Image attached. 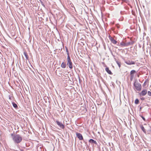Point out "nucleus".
Returning a JSON list of instances; mask_svg holds the SVG:
<instances>
[{
    "label": "nucleus",
    "mask_w": 151,
    "mask_h": 151,
    "mask_svg": "<svg viewBox=\"0 0 151 151\" xmlns=\"http://www.w3.org/2000/svg\"><path fill=\"white\" fill-rule=\"evenodd\" d=\"M12 139L15 144L20 143L22 140V136L19 134L12 133L11 134Z\"/></svg>",
    "instance_id": "f257e3e1"
},
{
    "label": "nucleus",
    "mask_w": 151,
    "mask_h": 151,
    "mask_svg": "<svg viewBox=\"0 0 151 151\" xmlns=\"http://www.w3.org/2000/svg\"><path fill=\"white\" fill-rule=\"evenodd\" d=\"M67 65L70 69L73 68V64L70 58V55L68 53H67Z\"/></svg>",
    "instance_id": "f03ea898"
},
{
    "label": "nucleus",
    "mask_w": 151,
    "mask_h": 151,
    "mask_svg": "<svg viewBox=\"0 0 151 151\" xmlns=\"http://www.w3.org/2000/svg\"><path fill=\"white\" fill-rule=\"evenodd\" d=\"M134 85L137 91H140L141 90L142 87L141 84L135 81L134 84Z\"/></svg>",
    "instance_id": "7ed1b4c3"
},
{
    "label": "nucleus",
    "mask_w": 151,
    "mask_h": 151,
    "mask_svg": "<svg viewBox=\"0 0 151 151\" xmlns=\"http://www.w3.org/2000/svg\"><path fill=\"white\" fill-rule=\"evenodd\" d=\"M57 124L59 126V127L61 129H64L65 128L64 125L62 124L61 122L58 121L56 120V121Z\"/></svg>",
    "instance_id": "20e7f679"
},
{
    "label": "nucleus",
    "mask_w": 151,
    "mask_h": 151,
    "mask_svg": "<svg viewBox=\"0 0 151 151\" xmlns=\"http://www.w3.org/2000/svg\"><path fill=\"white\" fill-rule=\"evenodd\" d=\"M109 38L111 42L114 44H116L117 43V41L114 40V38L111 37L109 36Z\"/></svg>",
    "instance_id": "39448f33"
},
{
    "label": "nucleus",
    "mask_w": 151,
    "mask_h": 151,
    "mask_svg": "<svg viewBox=\"0 0 151 151\" xmlns=\"http://www.w3.org/2000/svg\"><path fill=\"white\" fill-rule=\"evenodd\" d=\"M76 135L80 140H82L83 139V137L80 133H76Z\"/></svg>",
    "instance_id": "423d86ee"
},
{
    "label": "nucleus",
    "mask_w": 151,
    "mask_h": 151,
    "mask_svg": "<svg viewBox=\"0 0 151 151\" xmlns=\"http://www.w3.org/2000/svg\"><path fill=\"white\" fill-rule=\"evenodd\" d=\"M125 63L128 65H134L135 64V63L134 61L130 60L126 61H125Z\"/></svg>",
    "instance_id": "0eeeda50"
},
{
    "label": "nucleus",
    "mask_w": 151,
    "mask_h": 151,
    "mask_svg": "<svg viewBox=\"0 0 151 151\" xmlns=\"http://www.w3.org/2000/svg\"><path fill=\"white\" fill-rule=\"evenodd\" d=\"M147 93V90L146 89H144L142 92L140 93V96H144Z\"/></svg>",
    "instance_id": "6e6552de"
},
{
    "label": "nucleus",
    "mask_w": 151,
    "mask_h": 151,
    "mask_svg": "<svg viewBox=\"0 0 151 151\" xmlns=\"http://www.w3.org/2000/svg\"><path fill=\"white\" fill-rule=\"evenodd\" d=\"M105 70L110 75L112 74V73L111 72V71L109 70L108 67H106L105 68Z\"/></svg>",
    "instance_id": "1a4fd4ad"
},
{
    "label": "nucleus",
    "mask_w": 151,
    "mask_h": 151,
    "mask_svg": "<svg viewBox=\"0 0 151 151\" xmlns=\"http://www.w3.org/2000/svg\"><path fill=\"white\" fill-rule=\"evenodd\" d=\"M89 142L91 143H94L95 144H97L96 142V141H95L92 139H90L89 140Z\"/></svg>",
    "instance_id": "9d476101"
},
{
    "label": "nucleus",
    "mask_w": 151,
    "mask_h": 151,
    "mask_svg": "<svg viewBox=\"0 0 151 151\" xmlns=\"http://www.w3.org/2000/svg\"><path fill=\"white\" fill-rule=\"evenodd\" d=\"M135 73H136V71L135 70H133L131 71L130 74V75H131V77H133V74H134Z\"/></svg>",
    "instance_id": "9b49d317"
},
{
    "label": "nucleus",
    "mask_w": 151,
    "mask_h": 151,
    "mask_svg": "<svg viewBox=\"0 0 151 151\" xmlns=\"http://www.w3.org/2000/svg\"><path fill=\"white\" fill-rule=\"evenodd\" d=\"M24 55L25 56L26 59L28 60V57L27 55V53L26 52H24Z\"/></svg>",
    "instance_id": "f8f14e48"
},
{
    "label": "nucleus",
    "mask_w": 151,
    "mask_h": 151,
    "mask_svg": "<svg viewBox=\"0 0 151 151\" xmlns=\"http://www.w3.org/2000/svg\"><path fill=\"white\" fill-rule=\"evenodd\" d=\"M61 66L63 68H65L66 67V64L64 62H63L61 64Z\"/></svg>",
    "instance_id": "ddd939ff"
},
{
    "label": "nucleus",
    "mask_w": 151,
    "mask_h": 151,
    "mask_svg": "<svg viewBox=\"0 0 151 151\" xmlns=\"http://www.w3.org/2000/svg\"><path fill=\"white\" fill-rule=\"evenodd\" d=\"M140 127L141 129L145 133L146 132L145 130V129L144 127L142 125H141L140 126Z\"/></svg>",
    "instance_id": "4468645a"
},
{
    "label": "nucleus",
    "mask_w": 151,
    "mask_h": 151,
    "mask_svg": "<svg viewBox=\"0 0 151 151\" xmlns=\"http://www.w3.org/2000/svg\"><path fill=\"white\" fill-rule=\"evenodd\" d=\"M12 104L13 107L15 108H17L18 107L17 105L14 102H12Z\"/></svg>",
    "instance_id": "2eb2a0df"
},
{
    "label": "nucleus",
    "mask_w": 151,
    "mask_h": 151,
    "mask_svg": "<svg viewBox=\"0 0 151 151\" xmlns=\"http://www.w3.org/2000/svg\"><path fill=\"white\" fill-rule=\"evenodd\" d=\"M133 42H127L126 43V46H127L131 45H132L133 44Z\"/></svg>",
    "instance_id": "dca6fc26"
},
{
    "label": "nucleus",
    "mask_w": 151,
    "mask_h": 151,
    "mask_svg": "<svg viewBox=\"0 0 151 151\" xmlns=\"http://www.w3.org/2000/svg\"><path fill=\"white\" fill-rule=\"evenodd\" d=\"M116 62L118 65V66H119V68H120L121 67V63L119 62V61H117L116 59L115 60Z\"/></svg>",
    "instance_id": "f3484780"
},
{
    "label": "nucleus",
    "mask_w": 151,
    "mask_h": 151,
    "mask_svg": "<svg viewBox=\"0 0 151 151\" xmlns=\"http://www.w3.org/2000/svg\"><path fill=\"white\" fill-rule=\"evenodd\" d=\"M120 45L123 46H126V44L125 42H122L120 43Z\"/></svg>",
    "instance_id": "a211bd4d"
},
{
    "label": "nucleus",
    "mask_w": 151,
    "mask_h": 151,
    "mask_svg": "<svg viewBox=\"0 0 151 151\" xmlns=\"http://www.w3.org/2000/svg\"><path fill=\"white\" fill-rule=\"evenodd\" d=\"M135 104H138L139 103V100L138 99H136L134 101Z\"/></svg>",
    "instance_id": "6ab92c4d"
},
{
    "label": "nucleus",
    "mask_w": 151,
    "mask_h": 151,
    "mask_svg": "<svg viewBox=\"0 0 151 151\" xmlns=\"http://www.w3.org/2000/svg\"><path fill=\"white\" fill-rule=\"evenodd\" d=\"M40 2L42 5V6H43L44 7H45V5L43 3V2L42 1H41V0H40Z\"/></svg>",
    "instance_id": "aec40b11"
},
{
    "label": "nucleus",
    "mask_w": 151,
    "mask_h": 151,
    "mask_svg": "<svg viewBox=\"0 0 151 151\" xmlns=\"http://www.w3.org/2000/svg\"><path fill=\"white\" fill-rule=\"evenodd\" d=\"M147 94L148 95H149L150 96H151V92H150V91H148Z\"/></svg>",
    "instance_id": "412c9836"
},
{
    "label": "nucleus",
    "mask_w": 151,
    "mask_h": 151,
    "mask_svg": "<svg viewBox=\"0 0 151 151\" xmlns=\"http://www.w3.org/2000/svg\"><path fill=\"white\" fill-rule=\"evenodd\" d=\"M142 119L144 120V121H145V118L143 116H142Z\"/></svg>",
    "instance_id": "4be33fe9"
},
{
    "label": "nucleus",
    "mask_w": 151,
    "mask_h": 151,
    "mask_svg": "<svg viewBox=\"0 0 151 151\" xmlns=\"http://www.w3.org/2000/svg\"><path fill=\"white\" fill-rule=\"evenodd\" d=\"M122 1H124V2H127V0H122Z\"/></svg>",
    "instance_id": "5701e85b"
},
{
    "label": "nucleus",
    "mask_w": 151,
    "mask_h": 151,
    "mask_svg": "<svg viewBox=\"0 0 151 151\" xmlns=\"http://www.w3.org/2000/svg\"><path fill=\"white\" fill-rule=\"evenodd\" d=\"M141 99L143 100L144 99V98L143 97H142L141 98Z\"/></svg>",
    "instance_id": "b1692460"
},
{
    "label": "nucleus",
    "mask_w": 151,
    "mask_h": 151,
    "mask_svg": "<svg viewBox=\"0 0 151 151\" xmlns=\"http://www.w3.org/2000/svg\"><path fill=\"white\" fill-rule=\"evenodd\" d=\"M120 13H121V14H122V12H121Z\"/></svg>",
    "instance_id": "393cba45"
}]
</instances>
